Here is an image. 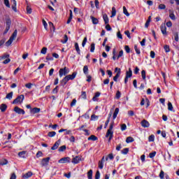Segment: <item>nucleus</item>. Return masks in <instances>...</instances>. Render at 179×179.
Masks as SVG:
<instances>
[{
  "instance_id": "obj_12",
  "label": "nucleus",
  "mask_w": 179,
  "mask_h": 179,
  "mask_svg": "<svg viewBox=\"0 0 179 179\" xmlns=\"http://www.w3.org/2000/svg\"><path fill=\"white\" fill-rule=\"evenodd\" d=\"M113 128H114V123L110 124L109 129H108V131L106 132V133H108V135L110 134H114V131H113Z\"/></svg>"
},
{
  "instance_id": "obj_29",
  "label": "nucleus",
  "mask_w": 179,
  "mask_h": 179,
  "mask_svg": "<svg viewBox=\"0 0 179 179\" xmlns=\"http://www.w3.org/2000/svg\"><path fill=\"white\" fill-rule=\"evenodd\" d=\"M97 120H99V115L94 114L91 115V121H97Z\"/></svg>"
},
{
  "instance_id": "obj_61",
  "label": "nucleus",
  "mask_w": 179,
  "mask_h": 179,
  "mask_svg": "<svg viewBox=\"0 0 179 179\" xmlns=\"http://www.w3.org/2000/svg\"><path fill=\"white\" fill-rule=\"evenodd\" d=\"M27 13L30 15L31 13V8L30 6H27Z\"/></svg>"
},
{
  "instance_id": "obj_22",
  "label": "nucleus",
  "mask_w": 179,
  "mask_h": 179,
  "mask_svg": "<svg viewBox=\"0 0 179 179\" xmlns=\"http://www.w3.org/2000/svg\"><path fill=\"white\" fill-rule=\"evenodd\" d=\"M75 49L77 51V54H78V55H80V49L79 48V44L78 43H75Z\"/></svg>"
},
{
  "instance_id": "obj_35",
  "label": "nucleus",
  "mask_w": 179,
  "mask_h": 179,
  "mask_svg": "<svg viewBox=\"0 0 179 179\" xmlns=\"http://www.w3.org/2000/svg\"><path fill=\"white\" fill-rule=\"evenodd\" d=\"M97 136H94V135H91L89 138H88V141H97Z\"/></svg>"
},
{
  "instance_id": "obj_43",
  "label": "nucleus",
  "mask_w": 179,
  "mask_h": 179,
  "mask_svg": "<svg viewBox=\"0 0 179 179\" xmlns=\"http://www.w3.org/2000/svg\"><path fill=\"white\" fill-rule=\"evenodd\" d=\"M134 50H135L136 54H138V55H139V54H141V50H139L138 48V45H134Z\"/></svg>"
},
{
  "instance_id": "obj_16",
  "label": "nucleus",
  "mask_w": 179,
  "mask_h": 179,
  "mask_svg": "<svg viewBox=\"0 0 179 179\" xmlns=\"http://www.w3.org/2000/svg\"><path fill=\"white\" fill-rule=\"evenodd\" d=\"M12 23V21L10 20V18H7L6 20V28L10 29V24Z\"/></svg>"
},
{
  "instance_id": "obj_28",
  "label": "nucleus",
  "mask_w": 179,
  "mask_h": 179,
  "mask_svg": "<svg viewBox=\"0 0 179 179\" xmlns=\"http://www.w3.org/2000/svg\"><path fill=\"white\" fill-rule=\"evenodd\" d=\"M25 155H26V151H22L18 152L19 157H22L23 159H24V157H26Z\"/></svg>"
},
{
  "instance_id": "obj_5",
  "label": "nucleus",
  "mask_w": 179,
  "mask_h": 179,
  "mask_svg": "<svg viewBox=\"0 0 179 179\" xmlns=\"http://www.w3.org/2000/svg\"><path fill=\"white\" fill-rule=\"evenodd\" d=\"M14 111H15V113H17V114H22V115H24V114H25L24 110H23L17 106H15L14 108Z\"/></svg>"
},
{
  "instance_id": "obj_13",
  "label": "nucleus",
  "mask_w": 179,
  "mask_h": 179,
  "mask_svg": "<svg viewBox=\"0 0 179 179\" xmlns=\"http://www.w3.org/2000/svg\"><path fill=\"white\" fill-rule=\"evenodd\" d=\"M33 176V173H31V171L24 174L22 176V178L24 179H27V178H30V177H31Z\"/></svg>"
},
{
  "instance_id": "obj_58",
  "label": "nucleus",
  "mask_w": 179,
  "mask_h": 179,
  "mask_svg": "<svg viewBox=\"0 0 179 179\" xmlns=\"http://www.w3.org/2000/svg\"><path fill=\"white\" fill-rule=\"evenodd\" d=\"M94 45H95L94 43L91 44L90 52H94V49H95Z\"/></svg>"
},
{
  "instance_id": "obj_42",
  "label": "nucleus",
  "mask_w": 179,
  "mask_h": 179,
  "mask_svg": "<svg viewBox=\"0 0 179 179\" xmlns=\"http://www.w3.org/2000/svg\"><path fill=\"white\" fill-rule=\"evenodd\" d=\"M164 49L165 50V52H170V46L169 45H165L164 46Z\"/></svg>"
},
{
  "instance_id": "obj_54",
  "label": "nucleus",
  "mask_w": 179,
  "mask_h": 179,
  "mask_svg": "<svg viewBox=\"0 0 179 179\" xmlns=\"http://www.w3.org/2000/svg\"><path fill=\"white\" fill-rule=\"evenodd\" d=\"M81 99H84V100H86L87 99L86 92H82Z\"/></svg>"
},
{
  "instance_id": "obj_8",
  "label": "nucleus",
  "mask_w": 179,
  "mask_h": 179,
  "mask_svg": "<svg viewBox=\"0 0 179 179\" xmlns=\"http://www.w3.org/2000/svg\"><path fill=\"white\" fill-rule=\"evenodd\" d=\"M59 145H61V140H58L57 141H56L53 146L51 148V150H57V149H58V148L59 147Z\"/></svg>"
},
{
  "instance_id": "obj_40",
  "label": "nucleus",
  "mask_w": 179,
  "mask_h": 179,
  "mask_svg": "<svg viewBox=\"0 0 179 179\" xmlns=\"http://www.w3.org/2000/svg\"><path fill=\"white\" fill-rule=\"evenodd\" d=\"M141 76H142L143 80H146V71L145 70H143L141 71Z\"/></svg>"
},
{
  "instance_id": "obj_24",
  "label": "nucleus",
  "mask_w": 179,
  "mask_h": 179,
  "mask_svg": "<svg viewBox=\"0 0 179 179\" xmlns=\"http://www.w3.org/2000/svg\"><path fill=\"white\" fill-rule=\"evenodd\" d=\"M87 177L88 179H93V170L91 169L87 172Z\"/></svg>"
},
{
  "instance_id": "obj_38",
  "label": "nucleus",
  "mask_w": 179,
  "mask_h": 179,
  "mask_svg": "<svg viewBox=\"0 0 179 179\" xmlns=\"http://www.w3.org/2000/svg\"><path fill=\"white\" fill-rule=\"evenodd\" d=\"M65 150H66V145H62L58 150L59 152H65Z\"/></svg>"
},
{
  "instance_id": "obj_44",
  "label": "nucleus",
  "mask_w": 179,
  "mask_h": 179,
  "mask_svg": "<svg viewBox=\"0 0 179 179\" xmlns=\"http://www.w3.org/2000/svg\"><path fill=\"white\" fill-rule=\"evenodd\" d=\"M149 142H155V135L152 134L148 138Z\"/></svg>"
},
{
  "instance_id": "obj_53",
  "label": "nucleus",
  "mask_w": 179,
  "mask_h": 179,
  "mask_svg": "<svg viewBox=\"0 0 179 179\" xmlns=\"http://www.w3.org/2000/svg\"><path fill=\"white\" fill-rule=\"evenodd\" d=\"M87 43V37H85L82 43L83 47H85Z\"/></svg>"
},
{
  "instance_id": "obj_14",
  "label": "nucleus",
  "mask_w": 179,
  "mask_h": 179,
  "mask_svg": "<svg viewBox=\"0 0 179 179\" xmlns=\"http://www.w3.org/2000/svg\"><path fill=\"white\" fill-rule=\"evenodd\" d=\"M40 111H41V109L38 108H31V114H37L38 113H40Z\"/></svg>"
},
{
  "instance_id": "obj_6",
  "label": "nucleus",
  "mask_w": 179,
  "mask_h": 179,
  "mask_svg": "<svg viewBox=\"0 0 179 179\" xmlns=\"http://www.w3.org/2000/svg\"><path fill=\"white\" fill-rule=\"evenodd\" d=\"M141 124L143 128H149L150 127V124L146 120L141 121Z\"/></svg>"
},
{
  "instance_id": "obj_19",
  "label": "nucleus",
  "mask_w": 179,
  "mask_h": 179,
  "mask_svg": "<svg viewBox=\"0 0 179 179\" xmlns=\"http://www.w3.org/2000/svg\"><path fill=\"white\" fill-rule=\"evenodd\" d=\"M11 8L14 12H17V9L16 8V0H13V5Z\"/></svg>"
},
{
  "instance_id": "obj_30",
  "label": "nucleus",
  "mask_w": 179,
  "mask_h": 179,
  "mask_svg": "<svg viewBox=\"0 0 179 179\" xmlns=\"http://www.w3.org/2000/svg\"><path fill=\"white\" fill-rule=\"evenodd\" d=\"M117 15V10H115V7L112 8V14L110 15V17H114Z\"/></svg>"
},
{
  "instance_id": "obj_57",
  "label": "nucleus",
  "mask_w": 179,
  "mask_h": 179,
  "mask_svg": "<svg viewBox=\"0 0 179 179\" xmlns=\"http://www.w3.org/2000/svg\"><path fill=\"white\" fill-rule=\"evenodd\" d=\"M117 38H120V40H122V34H121V31H117Z\"/></svg>"
},
{
  "instance_id": "obj_32",
  "label": "nucleus",
  "mask_w": 179,
  "mask_h": 179,
  "mask_svg": "<svg viewBox=\"0 0 179 179\" xmlns=\"http://www.w3.org/2000/svg\"><path fill=\"white\" fill-rule=\"evenodd\" d=\"M57 135V132L55 131H50L48 134V136H49V138H54V136Z\"/></svg>"
},
{
  "instance_id": "obj_1",
  "label": "nucleus",
  "mask_w": 179,
  "mask_h": 179,
  "mask_svg": "<svg viewBox=\"0 0 179 179\" xmlns=\"http://www.w3.org/2000/svg\"><path fill=\"white\" fill-rule=\"evenodd\" d=\"M23 100H24V95L21 94L13 100V104H19V103H23Z\"/></svg>"
},
{
  "instance_id": "obj_18",
  "label": "nucleus",
  "mask_w": 179,
  "mask_h": 179,
  "mask_svg": "<svg viewBox=\"0 0 179 179\" xmlns=\"http://www.w3.org/2000/svg\"><path fill=\"white\" fill-rule=\"evenodd\" d=\"M17 36V30L15 29L13 33L12 36L10 37V38L13 41L15 40V38H16Z\"/></svg>"
},
{
  "instance_id": "obj_4",
  "label": "nucleus",
  "mask_w": 179,
  "mask_h": 179,
  "mask_svg": "<svg viewBox=\"0 0 179 179\" xmlns=\"http://www.w3.org/2000/svg\"><path fill=\"white\" fill-rule=\"evenodd\" d=\"M58 162L61 164L71 163V158L69 157H63L60 159Z\"/></svg>"
},
{
  "instance_id": "obj_48",
  "label": "nucleus",
  "mask_w": 179,
  "mask_h": 179,
  "mask_svg": "<svg viewBox=\"0 0 179 179\" xmlns=\"http://www.w3.org/2000/svg\"><path fill=\"white\" fill-rule=\"evenodd\" d=\"M108 159H110V160H113V159H114V155L113 154H109L108 157H106V160L107 161Z\"/></svg>"
},
{
  "instance_id": "obj_51",
  "label": "nucleus",
  "mask_w": 179,
  "mask_h": 179,
  "mask_svg": "<svg viewBox=\"0 0 179 179\" xmlns=\"http://www.w3.org/2000/svg\"><path fill=\"white\" fill-rule=\"evenodd\" d=\"M124 49L127 54H129L131 52V48H129V46L125 45Z\"/></svg>"
},
{
  "instance_id": "obj_31",
  "label": "nucleus",
  "mask_w": 179,
  "mask_h": 179,
  "mask_svg": "<svg viewBox=\"0 0 179 179\" xmlns=\"http://www.w3.org/2000/svg\"><path fill=\"white\" fill-rule=\"evenodd\" d=\"M12 97H13V92L8 93L6 95V99H8V100H12Z\"/></svg>"
},
{
  "instance_id": "obj_3",
  "label": "nucleus",
  "mask_w": 179,
  "mask_h": 179,
  "mask_svg": "<svg viewBox=\"0 0 179 179\" xmlns=\"http://www.w3.org/2000/svg\"><path fill=\"white\" fill-rule=\"evenodd\" d=\"M50 157L43 158L41 162V165L42 167L45 166H48V163H50Z\"/></svg>"
},
{
  "instance_id": "obj_37",
  "label": "nucleus",
  "mask_w": 179,
  "mask_h": 179,
  "mask_svg": "<svg viewBox=\"0 0 179 179\" xmlns=\"http://www.w3.org/2000/svg\"><path fill=\"white\" fill-rule=\"evenodd\" d=\"M83 72L85 75H87V73H89V67H87V66H84Z\"/></svg>"
},
{
  "instance_id": "obj_27",
  "label": "nucleus",
  "mask_w": 179,
  "mask_h": 179,
  "mask_svg": "<svg viewBox=\"0 0 179 179\" xmlns=\"http://www.w3.org/2000/svg\"><path fill=\"white\" fill-rule=\"evenodd\" d=\"M108 136H109L108 142H111V140L113 139V136H114V133H110L108 135V133H106V137L108 138Z\"/></svg>"
},
{
  "instance_id": "obj_39",
  "label": "nucleus",
  "mask_w": 179,
  "mask_h": 179,
  "mask_svg": "<svg viewBox=\"0 0 179 179\" xmlns=\"http://www.w3.org/2000/svg\"><path fill=\"white\" fill-rule=\"evenodd\" d=\"M129 152V148H124L122 151L121 153L122 155H128V152Z\"/></svg>"
},
{
  "instance_id": "obj_63",
  "label": "nucleus",
  "mask_w": 179,
  "mask_h": 179,
  "mask_svg": "<svg viewBox=\"0 0 179 179\" xmlns=\"http://www.w3.org/2000/svg\"><path fill=\"white\" fill-rule=\"evenodd\" d=\"M127 129V124H122L121 125V131H125Z\"/></svg>"
},
{
  "instance_id": "obj_60",
  "label": "nucleus",
  "mask_w": 179,
  "mask_h": 179,
  "mask_svg": "<svg viewBox=\"0 0 179 179\" xmlns=\"http://www.w3.org/2000/svg\"><path fill=\"white\" fill-rule=\"evenodd\" d=\"M95 179H100V171H97L95 174Z\"/></svg>"
},
{
  "instance_id": "obj_34",
  "label": "nucleus",
  "mask_w": 179,
  "mask_h": 179,
  "mask_svg": "<svg viewBox=\"0 0 179 179\" xmlns=\"http://www.w3.org/2000/svg\"><path fill=\"white\" fill-rule=\"evenodd\" d=\"M173 37H174L175 41L178 42V40H179L178 32H174Z\"/></svg>"
},
{
  "instance_id": "obj_9",
  "label": "nucleus",
  "mask_w": 179,
  "mask_h": 179,
  "mask_svg": "<svg viewBox=\"0 0 179 179\" xmlns=\"http://www.w3.org/2000/svg\"><path fill=\"white\" fill-rule=\"evenodd\" d=\"M77 74L78 73L76 72H73L71 75H68L66 77L67 78V79H69V80H73V79L76 78Z\"/></svg>"
},
{
  "instance_id": "obj_50",
  "label": "nucleus",
  "mask_w": 179,
  "mask_h": 179,
  "mask_svg": "<svg viewBox=\"0 0 179 179\" xmlns=\"http://www.w3.org/2000/svg\"><path fill=\"white\" fill-rule=\"evenodd\" d=\"M169 17L171 19V20H176V15H174L173 13H171L169 14Z\"/></svg>"
},
{
  "instance_id": "obj_20",
  "label": "nucleus",
  "mask_w": 179,
  "mask_h": 179,
  "mask_svg": "<svg viewBox=\"0 0 179 179\" xmlns=\"http://www.w3.org/2000/svg\"><path fill=\"white\" fill-rule=\"evenodd\" d=\"M69 81V80L68 79V78L66 76L65 78H64L62 80V86H65V85H66V83H68Z\"/></svg>"
},
{
  "instance_id": "obj_62",
  "label": "nucleus",
  "mask_w": 179,
  "mask_h": 179,
  "mask_svg": "<svg viewBox=\"0 0 179 179\" xmlns=\"http://www.w3.org/2000/svg\"><path fill=\"white\" fill-rule=\"evenodd\" d=\"M159 178L161 179H164V171H161L160 173H159Z\"/></svg>"
},
{
  "instance_id": "obj_15",
  "label": "nucleus",
  "mask_w": 179,
  "mask_h": 179,
  "mask_svg": "<svg viewBox=\"0 0 179 179\" xmlns=\"http://www.w3.org/2000/svg\"><path fill=\"white\" fill-rule=\"evenodd\" d=\"M6 108H8V106L5 103H2L0 106V110L2 113H5V111H6Z\"/></svg>"
},
{
  "instance_id": "obj_56",
  "label": "nucleus",
  "mask_w": 179,
  "mask_h": 179,
  "mask_svg": "<svg viewBox=\"0 0 179 179\" xmlns=\"http://www.w3.org/2000/svg\"><path fill=\"white\" fill-rule=\"evenodd\" d=\"M155 156H156V151H154L151 153H150L149 157H150V159H153V157H155Z\"/></svg>"
},
{
  "instance_id": "obj_49",
  "label": "nucleus",
  "mask_w": 179,
  "mask_h": 179,
  "mask_svg": "<svg viewBox=\"0 0 179 179\" xmlns=\"http://www.w3.org/2000/svg\"><path fill=\"white\" fill-rule=\"evenodd\" d=\"M41 54H43L44 55H45V54H47V48L44 47L42 48V50H41Z\"/></svg>"
},
{
  "instance_id": "obj_2",
  "label": "nucleus",
  "mask_w": 179,
  "mask_h": 179,
  "mask_svg": "<svg viewBox=\"0 0 179 179\" xmlns=\"http://www.w3.org/2000/svg\"><path fill=\"white\" fill-rule=\"evenodd\" d=\"M69 73V69L64 67V69H60L59 71V75L60 78H62V76H65V75H68Z\"/></svg>"
},
{
  "instance_id": "obj_46",
  "label": "nucleus",
  "mask_w": 179,
  "mask_h": 179,
  "mask_svg": "<svg viewBox=\"0 0 179 179\" xmlns=\"http://www.w3.org/2000/svg\"><path fill=\"white\" fill-rule=\"evenodd\" d=\"M168 110L169 111H173V104L171 103V102L168 103Z\"/></svg>"
},
{
  "instance_id": "obj_10",
  "label": "nucleus",
  "mask_w": 179,
  "mask_h": 179,
  "mask_svg": "<svg viewBox=\"0 0 179 179\" xmlns=\"http://www.w3.org/2000/svg\"><path fill=\"white\" fill-rule=\"evenodd\" d=\"M161 31L164 36H166L167 34V28L166 27V25L162 24L161 25Z\"/></svg>"
},
{
  "instance_id": "obj_7",
  "label": "nucleus",
  "mask_w": 179,
  "mask_h": 179,
  "mask_svg": "<svg viewBox=\"0 0 179 179\" xmlns=\"http://www.w3.org/2000/svg\"><path fill=\"white\" fill-rule=\"evenodd\" d=\"M81 160L82 158L80 157L76 156L73 158L71 163H73V164H78V163H79Z\"/></svg>"
},
{
  "instance_id": "obj_25",
  "label": "nucleus",
  "mask_w": 179,
  "mask_h": 179,
  "mask_svg": "<svg viewBox=\"0 0 179 179\" xmlns=\"http://www.w3.org/2000/svg\"><path fill=\"white\" fill-rule=\"evenodd\" d=\"M103 19L105 22V24H108L109 20H108V16H107V14H104L103 15Z\"/></svg>"
},
{
  "instance_id": "obj_36",
  "label": "nucleus",
  "mask_w": 179,
  "mask_h": 179,
  "mask_svg": "<svg viewBox=\"0 0 179 179\" xmlns=\"http://www.w3.org/2000/svg\"><path fill=\"white\" fill-rule=\"evenodd\" d=\"M134 138H132L131 136L127 137L126 139L127 143H131L134 142Z\"/></svg>"
},
{
  "instance_id": "obj_59",
  "label": "nucleus",
  "mask_w": 179,
  "mask_h": 179,
  "mask_svg": "<svg viewBox=\"0 0 179 179\" xmlns=\"http://www.w3.org/2000/svg\"><path fill=\"white\" fill-rule=\"evenodd\" d=\"M52 93L53 94H57V93H58V86H57L56 87H55L52 92Z\"/></svg>"
},
{
  "instance_id": "obj_21",
  "label": "nucleus",
  "mask_w": 179,
  "mask_h": 179,
  "mask_svg": "<svg viewBox=\"0 0 179 179\" xmlns=\"http://www.w3.org/2000/svg\"><path fill=\"white\" fill-rule=\"evenodd\" d=\"M8 164V161L6 159H1L0 161L1 166H6Z\"/></svg>"
},
{
  "instance_id": "obj_55",
  "label": "nucleus",
  "mask_w": 179,
  "mask_h": 179,
  "mask_svg": "<svg viewBox=\"0 0 179 179\" xmlns=\"http://www.w3.org/2000/svg\"><path fill=\"white\" fill-rule=\"evenodd\" d=\"M94 3L96 9H99L100 8V2H99V0H95Z\"/></svg>"
},
{
  "instance_id": "obj_17",
  "label": "nucleus",
  "mask_w": 179,
  "mask_h": 179,
  "mask_svg": "<svg viewBox=\"0 0 179 179\" xmlns=\"http://www.w3.org/2000/svg\"><path fill=\"white\" fill-rule=\"evenodd\" d=\"M126 77L132 78V70L131 68L129 69L128 71H126Z\"/></svg>"
},
{
  "instance_id": "obj_52",
  "label": "nucleus",
  "mask_w": 179,
  "mask_h": 179,
  "mask_svg": "<svg viewBox=\"0 0 179 179\" xmlns=\"http://www.w3.org/2000/svg\"><path fill=\"white\" fill-rule=\"evenodd\" d=\"M4 5L7 8H10V4L9 3V0H4Z\"/></svg>"
},
{
  "instance_id": "obj_47",
  "label": "nucleus",
  "mask_w": 179,
  "mask_h": 179,
  "mask_svg": "<svg viewBox=\"0 0 179 179\" xmlns=\"http://www.w3.org/2000/svg\"><path fill=\"white\" fill-rule=\"evenodd\" d=\"M12 43H13V40L10 38L9 40L6 43V45L9 47Z\"/></svg>"
},
{
  "instance_id": "obj_23",
  "label": "nucleus",
  "mask_w": 179,
  "mask_h": 179,
  "mask_svg": "<svg viewBox=\"0 0 179 179\" xmlns=\"http://www.w3.org/2000/svg\"><path fill=\"white\" fill-rule=\"evenodd\" d=\"M118 113H120V108H116L113 113V120H115V118H117V115H118Z\"/></svg>"
},
{
  "instance_id": "obj_26",
  "label": "nucleus",
  "mask_w": 179,
  "mask_h": 179,
  "mask_svg": "<svg viewBox=\"0 0 179 179\" xmlns=\"http://www.w3.org/2000/svg\"><path fill=\"white\" fill-rule=\"evenodd\" d=\"M108 136H109L108 142H111V140L113 139V136H114V133H110L108 135V133H106V137L108 138Z\"/></svg>"
},
{
  "instance_id": "obj_33",
  "label": "nucleus",
  "mask_w": 179,
  "mask_h": 179,
  "mask_svg": "<svg viewBox=\"0 0 179 179\" xmlns=\"http://www.w3.org/2000/svg\"><path fill=\"white\" fill-rule=\"evenodd\" d=\"M91 19L92 20L93 24H97V23H99V20H97V18H96L93 16H91Z\"/></svg>"
},
{
  "instance_id": "obj_45",
  "label": "nucleus",
  "mask_w": 179,
  "mask_h": 179,
  "mask_svg": "<svg viewBox=\"0 0 179 179\" xmlns=\"http://www.w3.org/2000/svg\"><path fill=\"white\" fill-rule=\"evenodd\" d=\"M104 167V162H99V169L101 170H103V168Z\"/></svg>"
},
{
  "instance_id": "obj_11",
  "label": "nucleus",
  "mask_w": 179,
  "mask_h": 179,
  "mask_svg": "<svg viewBox=\"0 0 179 179\" xmlns=\"http://www.w3.org/2000/svg\"><path fill=\"white\" fill-rule=\"evenodd\" d=\"M120 76H121V69H119V71L117 72L115 76L113 77V80L115 82H117L118 81V78H120Z\"/></svg>"
},
{
  "instance_id": "obj_64",
  "label": "nucleus",
  "mask_w": 179,
  "mask_h": 179,
  "mask_svg": "<svg viewBox=\"0 0 179 179\" xmlns=\"http://www.w3.org/2000/svg\"><path fill=\"white\" fill-rule=\"evenodd\" d=\"M120 97H121V92H120V91H117V92H116V99H120Z\"/></svg>"
},
{
  "instance_id": "obj_41",
  "label": "nucleus",
  "mask_w": 179,
  "mask_h": 179,
  "mask_svg": "<svg viewBox=\"0 0 179 179\" xmlns=\"http://www.w3.org/2000/svg\"><path fill=\"white\" fill-rule=\"evenodd\" d=\"M123 13L127 16H129V13H128V10H127L125 6H123Z\"/></svg>"
}]
</instances>
